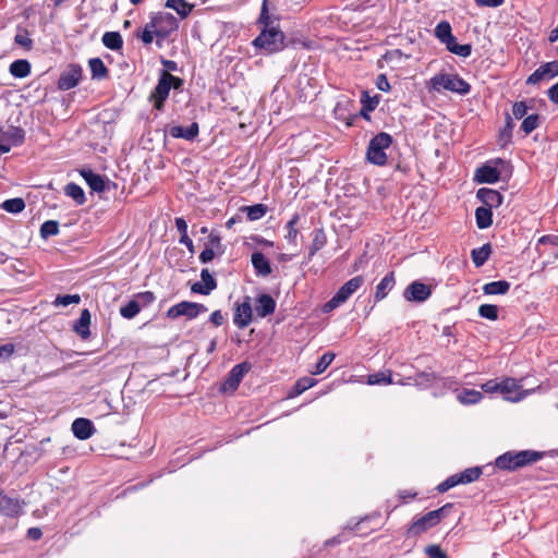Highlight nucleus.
I'll list each match as a JSON object with an SVG mask.
<instances>
[{"instance_id":"obj_60","label":"nucleus","mask_w":558,"mask_h":558,"mask_svg":"<svg viewBox=\"0 0 558 558\" xmlns=\"http://www.w3.org/2000/svg\"><path fill=\"white\" fill-rule=\"evenodd\" d=\"M513 130V121L510 114H506V125L500 133L501 138L510 140Z\"/></svg>"},{"instance_id":"obj_42","label":"nucleus","mask_w":558,"mask_h":558,"mask_svg":"<svg viewBox=\"0 0 558 558\" xmlns=\"http://www.w3.org/2000/svg\"><path fill=\"white\" fill-rule=\"evenodd\" d=\"M335 359V354L331 352L324 353L318 362L315 364L314 369L312 371V374L319 375L326 371V368L331 364V362Z\"/></svg>"},{"instance_id":"obj_48","label":"nucleus","mask_w":558,"mask_h":558,"mask_svg":"<svg viewBox=\"0 0 558 558\" xmlns=\"http://www.w3.org/2000/svg\"><path fill=\"white\" fill-rule=\"evenodd\" d=\"M81 302V296L78 294H59L54 301V306H69L71 304H78Z\"/></svg>"},{"instance_id":"obj_20","label":"nucleus","mask_w":558,"mask_h":558,"mask_svg":"<svg viewBox=\"0 0 558 558\" xmlns=\"http://www.w3.org/2000/svg\"><path fill=\"white\" fill-rule=\"evenodd\" d=\"M80 173L92 191L97 193H101L105 191L106 181L102 175L95 173L90 169H82Z\"/></svg>"},{"instance_id":"obj_57","label":"nucleus","mask_w":558,"mask_h":558,"mask_svg":"<svg viewBox=\"0 0 558 558\" xmlns=\"http://www.w3.org/2000/svg\"><path fill=\"white\" fill-rule=\"evenodd\" d=\"M453 51L451 53L457 54L462 58H468L472 53V46L470 44L460 45L452 47Z\"/></svg>"},{"instance_id":"obj_56","label":"nucleus","mask_w":558,"mask_h":558,"mask_svg":"<svg viewBox=\"0 0 558 558\" xmlns=\"http://www.w3.org/2000/svg\"><path fill=\"white\" fill-rule=\"evenodd\" d=\"M434 380V375L430 373L422 372L414 377V383L417 386H428Z\"/></svg>"},{"instance_id":"obj_25","label":"nucleus","mask_w":558,"mask_h":558,"mask_svg":"<svg viewBox=\"0 0 558 558\" xmlns=\"http://www.w3.org/2000/svg\"><path fill=\"white\" fill-rule=\"evenodd\" d=\"M162 19V15H156L151 17L150 23H148L145 28L143 29L141 34V39L144 44L148 45L151 44L154 39V34L157 36L165 37L166 34H161L159 31L156 29L157 25L159 24L160 20Z\"/></svg>"},{"instance_id":"obj_8","label":"nucleus","mask_w":558,"mask_h":558,"mask_svg":"<svg viewBox=\"0 0 558 558\" xmlns=\"http://www.w3.org/2000/svg\"><path fill=\"white\" fill-rule=\"evenodd\" d=\"M364 283L362 276H355L342 284L333 296L324 304L323 312L329 313L345 303Z\"/></svg>"},{"instance_id":"obj_26","label":"nucleus","mask_w":558,"mask_h":558,"mask_svg":"<svg viewBox=\"0 0 558 558\" xmlns=\"http://www.w3.org/2000/svg\"><path fill=\"white\" fill-rule=\"evenodd\" d=\"M2 137L4 141L9 142L10 145L19 146L22 145L25 138V132L20 126L10 125L5 131H2Z\"/></svg>"},{"instance_id":"obj_55","label":"nucleus","mask_w":558,"mask_h":558,"mask_svg":"<svg viewBox=\"0 0 558 558\" xmlns=\"http://www.w3.org/2000/svg\"><path fill=\"white\" fill-rule=\"evenodd\" d=\"M208 243L209 247H213L215 251H217L218 254L223 253L221 238L219 233L211 231L208 236Z\"/></svg>"},{"instance_id":"obj_47","label":"nucleus","mask_w":558,"mask_h":558,"mask_svg":"<svg viewBox=\"0 0 558 558\" xmlns=\"http://www.w3.org/2000/svg\"><path fill=\"white\" fill-rule=\"evenodd\" d=\"M478 315L489 320L498 319V306L494 304H482L478 307Z\"/></svg>"},{"instance_id":"obj_63","label":"nucleus","mask_w":558,"mask_h":558,"mask_svg":"<svg viewBox=\"0 0 558 558\" xmlns=\"http://www.w3.org/2000/svg\"><path fill=\"white\" fill-rule=\"evenodd\" d=\"M225 315L221 313L220 310L214 311L209 316V322L216 327L222 326L225 324Z\"/></svg>"},{"instance_id":"obj_41","label":"nucleus","mask_w":558,"mask_h":558,"mask_svg":"<svg viewBox=\"0 0 558 558\" xmlns=\"http://www.w3.org/2000/svg\"><path fill=\"white\" fill-rule=\"evenodd\" d=\"M316 384V380L313 377H302L296 380L293 391L290 393V397L299 396L312 388Z\"/></svg>"},{"instance_id":"obj_32","label":"nucleus","mask_w":558,"mask_h":558,"mask_svg":"<svg viewBox=\"0 0 558 558\" xmlns=\"http://www.w3.org/2000/svg\"><path fill=\"white\" fill-rule=\"evenodd\" d=\"M457 399L461 404H476L483 399V393L475 389H462L458 392Z\"/></svg>"},{"instance_id":"obj_11","label":"nucleus","mask_w":558,"mask_h":558,"mask_svg":"<svg viewBox=\"0 0 558 558\" xmlns=\"http://www.w3.org/2000/svg\"><path fill=\"white\" fill-rule=\"evenodd\" d=\"M402 295L408 302L423 303L432 295V287L415 280L404 289Z\"/></svg>"},{"instance_id":"obj_61","label":"nucleus","mask_w":558,"mask_h":558,"mask_svg":"<svg viewBox=\"0 0 558 558\" xmlns=\"http://www.w3.org/2000/svg\"><path fill=\"white\" fill-rule=\"evenodd\" d=\"M155 294L151 291H145L137 294V300L143 306H147L155 301Z\"/></svg>"},{"instance_id":"obj_14","label":"nucleus","mask_w":558,"mask_h":558,"mask_svg":"<svg viewBox=\"0 0 558 558\" xmlns=\"http://www.w3.org/2000/svg\"><path fill=\"white\" fill-rule=\"evenodd\" d=\"M558 75V61L546 62L537 68L527 78V85H535L544 78H553Z\"/></svg>"},{"instance_id":"obj_6","label":"nucleus","mask_w":558,"mask_h":558,"mask_svg":"<svg viewBox=\"0 0 558 558\" xmlns=\"http://www.w3.org/2000/svg\"><path fill=\"white\" fill-rule=\"evenodd\" d=\"M453 507L452 504H446L439 509L429 511L424 515L415 519L407 531L408 537H415L426 532L427 530L436 526L441 519H444L449 510Z\"/></svg>"},{"instance_id":"obj_59","label":"nucleus","mask_w":558,"mask_h":558,"mask_svg":"<svg viewBox=\"0 0 558 558\" xmlns=\"http://www.w3.org/2000/svg\"><path fill=\"white\" fill-rule=\"evenodd\" d=\"M429 558H448L447 554L438 545H429L425 548Z\"/></svg>"},{"instance_id":"obj_45","label":"nucleus","mask_w":558,"mask_h":558,"mask_svg":"<svg viewBox=\"0 0 558 558\" xmlns=\"http://www.w3.org/2000/svg\"><path fill=\"white\" fill-rule=\"evenodd\" d=\"M539 125V116L537 113L530 114L524 118L521 124L522 131L527 135L536 130Z\"/></svg>"},{"instance_id":"obj_39","label":"nucleus","mask_w":558,"mask_h":558,"mask_svg":"<svg viewBox=\"0 0 558 558\" xmlns=\"http://www.w3.org/2000/svg\"><path fill=\"white\" fill-rule=\"evenodd\" d=\"M1 208L11 214H19L24 210L25 202L21 197L10 198L2 203Z\"/></svg>"},{"instance_id":"obj_21","label":"nucleus","mask_w":558,"mask_h":558,"mask_svg":"<svg viewBox=\"0 0 558 558\" xmlns=\"http://www.w3.org/2000/svg\"><path fill=\"white\" fill-rule=\"evenodd\" d=\"M276 310V301L269 294L263 293L257 296L255 311L262 318L271 315Z\"/></svg>"},{"instance_id":"obj_13","label":"nucleus","mask_w":558,"mask_h":558,"mask_svg":"<svg viewBox=\"0 0 558 558\" xmlns=\"http://www.w3.org/2000/svg\"><path fill=\"white\" fill-rule=\"evenodd\" d=\"M233 323L240 329L246 328L252 323V305L250 296H245L242 303H235Z\"/></svg>"},{"instance_id":"obj_49","label":"nucleus","mask_w":558,"mask_h":558,"mask_svg":"<svg viewBox=\"0 0 558 558\" xmlns=\"http://www.w3.org/2000/svg\"><path fill=\"white\" fill-rule=\"evenodd\" d=\"M257 23H258L259 25H263V27H271V26H275V25H274V20H272V17L270 16L269 11H268V1H267V0H264V1H263L262 10H260V13H259V16H258ZM276 26H279V25L277 24Z\"/></svg>"},{"instance_id":"obj_58","label":"nucleus","mask_w":558,"mask_h":558,"mask_svg":"<svg viewBox=\"0 0 558 558\" xmlns=\"http://www.w3.org/2000/svg\"><path fill=\"white\" fill-rule=\"evenodd\" d=\"M527 112L525 101H517L512 106V114L515 119H522Z\"/></svg>"},{"instance_id":"obj_3","label":"nucleus","mask_w":558,"mask_h":558,"mask_svg":"<svg viewBox=\"0 0 558 558\" xmlns=\"http://www.w3.org/2000/svg\"><path fill=\"white\" fill-rule=\"evenodd\" d=\"M511 175V165L501 158H496L476 169L475 180L478 183L494 184L501 178Z\"/></svg>"},{"instance_id":"obj_1","label":"nucleus","mask_w":558,"mask_h":558,"mask_svg":"<svg viewBox=\"0 0 558 558\" xmlns=\"http://www.w3.org/2000/svg\"><path fill=\"white\" fill-rule=\"evenodd\" d=\"M543 453L535 450L507 451L495 460V466L504 471H517L541 460Z\"/></svg>"},{"instance_id":"obj_17","label":"nucleus","mask_w":558,"mask_h":558,"mask_svg":"<svg viewBox=\"0 0 558 558\" xmlns=\"http://www.w3.org/2000/svg\"><path fill=\"white\" fill-rule=\"evenodd\" d=\"M71 429L73 435L80 440L89 439L96 432L93 422L84 417L74 420Z\"/></svg>"},{"instance_id":"obj_10","label":"nucleus","mask_w":558,"mask_h":558,"mask_svg":"<svg viewBox=\"0 0 558 558\" xmlns=\"http://www.w3.org/2000/svg\"><path fill=\"white\" fill-rule=\"evenodd\" d=\"M521 380L507 377L499 383V392L504 399L510 402H519L526 398L533 390H523Z\"/></svg>"},{"instance_id":"obj_4","label":"nucleus","mask_w":558,"mask_h":558,"mask_svg":"<svg viewBox=\"0 0 558 558\" xmlns=\"http://www.w3.org/2000/svg\"><path fill=\"white\" fill-rule=\"evenodd\" d=\"M182 86V78L174 76L166 71H161L158 83L149 96V99L154 101V108L157 110H162L163 104L169 96L170 89H181Z\"/></svg>"},{"instance_id":"obj_22","label":"nucleus","mask_w":558,"mask_h":558,"mask_svg":"<svg viewBox=\"0 0 558 558\" xmlns=\"http://www.w3.org/2000/svg\"><path fill=\"white\" fill-rule=\"evenodd\" d=\"M168 132L173 138L193 141L198 135L199 128L196 122H193L187 128L181 125L171 126Z\"/></svg>"},{"instance_id":"obj_43","label":"nucleus","mask_w":558,"mask_h":558,"mask_svg":"<svg viewBox=\"0 0 558 558\" xmlns=\"http://www.w3.org/2000/svg\"><path fill=\"white\" fill-rule=\"evenodd\" d=\"M59 233V222L56 220H47L40 227V236L48 239Z\"/></svg>"},{"instance_id":"obj_2","label":"nucleus","mask_w":558,"mask_h":558,"mask_svg":"<svg viewBox=\"0 0 558 558\" xmlns=\"http://www.w3.org/2000/svg\"><path fill=\"white\" fill-rule=\"evenodd\" d=\"M253 47L266 54H274L286 48V36L279 26L262 27L260 33L252 41Z\"/></svg>"},{"instance_id":"obj_35","label":"nucleus","mask_w":558,"mask_h":558,"mask_svg":"<svg viewBox=\"0 0 558 558\" xmlns=\"http://www.w3.org/2000/svg\"><path fill=\"white\" fill-rule=\"evenodd\" d=\"M88 64L93 78L104 80L108 76V69L100 58H92Z\"/></svg>"},{"instance_id":"obj_16","label":"nucleus","mask_w":558,"mask_h":558,"mask_svg":"<svg viewBox=\"0 0 558 558\" xmlns=\"http://www.w3.org/2000/svg\"><path fill=\"white\" fill-rule=\"evenodd\" d=\"M23 512L20 498L9 496L4 493L0 496V513L5 517L15 518Z\"/></svg>"},{"instance_id":"obj_28","label":"nucleus","mask_w":558,"mask_h":558,"mask_svg":"<svg viewBox=\"0 0 558 558\" xmlns=\"http://www.w3.org/2000/svg\"><path fill=\"white\" fill-rule=\"evenodd\" d=\"M32 65L26 59H19L10 64L9 72L13 77L24 78L31 74Z\"/></svg>"},{"instance_id":"obj_30","label":"nucleus","mask_w":558,"mask_h":558,"mask_svg":"<svg viewBox=\"0 0 558 558\" xmlns=\"http://www.w3.org/2000/svg\"><path fill=\"white\" fill-rule=\"evenodd\" d=\"M101 41L106 48L113 51H119L123 47V38L119 32H106Z\"/></svg>"},{"instance_id":"obj_44","label":"nucleus","mask_w":558,"mask_h":558,"mask_svg":"<svg viewBox=\"0 0 558 558\" xmlns=\"http://www.w3.org/2000/svg\"><path fill=\"white\" fill-rule=\"evenodd\" d=\"M435 36L440 43L451 37L452 31L450 23L447 21L439 22L435 27Z\"/></svg>"},{"instance_id":"obj_38","label":"nucleus","mask_w":558,"mask_h":558,"mask_svg":"<svg viewBox=\"0 0 558 558\" xmlns=\"http://www.w3.org/2000/svg\"><path fill=\"white\" fill-rule=\"evenodd\" d=\"M326 234L323 229H315L313 232V241L310 246V255L316 254L326 244Z\"/></svg>"},{"instance_id":"obj_50","label":"nucleus","mask_w":558,"mask_h":558,"mask_svg":"<svg viewBox=\"0 0 558 558\" xmlns=\"http://www.w3.org/2000/svg\"><path fill=\"white\" fill-rule=\"evenodd\" d=\"M367 383L369 385H387L392 383L391 373L378 372L368 375Z\"/></svg>"},{"instance_id":"obj_64","label":"nucleus","mask_w":558,"mask_h":558,"mask_svg":"<svg viewBox=\"0 0 558 558\" xmlns=\"http://www.w3.org/2000/svg\"><path fill=\"white\" fill-rule=\"evenodd\" d=\"M376 87L381 92L390 90V83L385 74H379L376 78Z\"/></svg>"},{"instance_id":"obj_46","label":"nucleus","mask_w":558,"mask_h":558,"mask_svg":"<svg viewBox=\"0 0 558 558\" xmlns=\"http://www.w3.org/2000/svg\"><path fill=\"white\" fill-rule=\"evenodd\" d=\"M300 219V216L298 214H294L293 217L287 222L286 229L288 230V234L286 235V239L290 242L295 244L296 238H298V229L296 223Z\"/></svg>"},{"instance_id":"obj_23","label":"nucleus","mask_w":558,"mask_h":558,"mask_svg":"<svg viewBox=\"0 0 558 558\" xmlns=\"http://www.w3.org/2000/svg\"><path fill=\"white\" fill-rule=\"evenodd\" d=\"M396 280H395V274L393 271L388 272L376 286L375 290V301L379 302L384 300L389 291L395 287Z\"/></svg>"},{"instance_id":"obj_31","label":"nucleus","mask_w":558,"mask_h":558,"mask_svg":"<svg viewBox=\"0 0 558 558\" xmlns=\"http://www.w3.org/2000/svg\"><path fill=\"white\" fill-rule=\"evenodd\" d=\"M490 254L492 246L489 243H486L477 248H473L471 252V257L475 267L483 266L488 260Z\"/></svg>"},{"instance_id":"obj_36","label":"nucleus","mask_w":558,"mask_h":558,"mask_svg":"<svg viewBox=\"0 0 558 558\" xmlns=\"http://www.w3.org/2000/svg\"><path fill=\"white\" fill-rule=\"evenodd\" d=\"M241 210L246 213L248 220L256 221L266 215L267 206L264 204H256L252 206H244Z\"/></svg>"},{"instance_id":"obj_33","label":"nucleus","mask_w":558,"mask_h":558,"mask_svg":"<svg viewBox=\"0 0 558 558\" xmlns=\"http://www.w3.org/2000/svg\"><path fill=\"white\" fill-rule=\"evenodd\" d=\"M166 8L174 10L181 19H185L192 12L194 5L185 0H167Z\"/></svg>"},{"instance_id":"obj_12","label":"nucleus","mask_w":558,"mask_h":558,"mask_svg":"<svg viewBox=\"0 0 558 558\" xmlns=\"http://www.w3.org/2000/svg\"><path fill=\"white\" fill-rule=\"evenodd\" d=\"M250 369L251 365L247 362L234 365L222 384V390L226 392L235 391L240 383L242 381L245 373H247Z\"/></svg>"},{"instance_id":"obj_53","label":"nucleus","mask_w":558,"mask_h":558,"mask_svg":"<svg viewBox=\"0 0 558 558\" xmlns=\"http://www.w3.org/2000/svg\"><path fill=\"white\" fill-rule=\"evenodd\" d=\"M14 43L25 48L26 50H31L33 47V40L31 39L29 34L26 29L20 31L14 36Z\"/></svg>"},{"instance_id":"obj_7","label":"nucleus","mask_w":558,"mask_h":558,"mask_svg":"<svg viewBox=\"0 0 558 558\" xmlns=\"http://www.w3.org/2000/svg\"><path fill=\"white\" fill-rule=\"evenodd\" d=\"M392 142V136L386 132L376 134L368 143L366 160L375 166L386 165L388 159L386 149L391 146Z\"/></svg>"},{"instance_id":"obj_52","label":"nucleus","mask_w":558,"mask_h":558,"mask_svg":"<svg viewBox=\"0 0 558 558\" xmlns=\"http://www.w3.org/2000/svg\"><path fill=\"white\" fill-rule=\"evenodd\" d=\"M379 100H380L379 95L369 96L366 92L363 93L362 98H361L362 107L364 108V110H367V111H374L376 109V107L378 106Z\"/></svg>"},{"instance_id":"obj_62","label":"nucleus","mask_w":558,"mask_h":558,"mask_svg":"<svg viewBox=\"0 0 558 558\" xmlns=\"http://www.w3.org/2000/svg\"><path fill=\"white\" fill-rule=\"evenodd\" d=\"M217 251H215L213 247L206 246L205 250L199 254V262L202 264H207L211 262L215 257Z\"/></svg>"},{"instance_id":"obj_19","label":"nucleus","mask_w":558,"mask_h":558,"mask_svg":"<svg viewBox=\"0 0 558 558\" xmlns=\"http://www.w3.org/2000/svg\"><path fill=\"white\" fill-rule=\"evenodd\" d=\"M251 263L256 276L258 277H267L272 271L269 259L265 256L264 253L259 251H256L252 254Z\"/></svg>"},{"instance_id":"obj_18","label":"nucleus","mask_w":558,"mask_h":558,"mask_svg":"<svg viewBox=\"0 0 558 558\" xmlns=\"http://www.w3.org/2000/svg\"><path fill=\"white\" fill-rule=\"evenodd\" d=\"M476 197L485 207L490 209L499 207L504 202V196L498 191L488 187L478 189Z\"/></svg>"},{"instance_id":"obj_27","label":"nucleus","mask_w":558,"mask_h":558,"mask_svg":"<svg viewBox=\"0 0 558 558\" xmlns=\"http://www.w3.org/2000/svg\"><path fill=\"white\" fill-rule=\"evenodd\" d=\"M510 286L507 280L492 281L483 286V292L486 295H504L509 291Z\"/></svg>"},{"instance_id":"obj_9","label":"nucleus","mask_w":558,"mask_h":558,"mask_svg":"<svg viewBox=\"0 0 558 558\" xmlns=\"http://www.w3.org/2000/svg\"><path fill=\"white\" fill-rule=\"evenodd\" d=\"M207 311L208 308L202 303L182 301L169 307L166 316L169 319H177L184 316L186 319L192 320Z\"/></svg>"},{"instance_id":"obj_51","label":"nucleus","mask_w":558,"mask_h":558,"mask_svg":"<svg viewBox=\"0 0 558 558\" xmlns=\"http://www.w3.org/2000/svg\"><path fill=\"white\" fill-rule=\"evenodd\" d=\"M460 478L458 473L452 474L449 477H447L444 482L439 483L436 487L437 492L440 494L446 493L447 490L460 485Z\"/></svg>"},{"instance_id":"obj_15","label":"nucleus","mask_w":558,"mask_h":558,"mask_svg":"<svg viewBox=\"0 0 558 558\" xmlns=\"http://www.w3.org/2000/svg\"><path fill=\"white\" fill-rule=\"evenodd\" d=\"M82 77V69L78 65H71L61 73L58 80V88L60 90H69L74 88Z\"/></svg>"},{"instance_id":"obj_54","label":"nucleus","mask_w":558,"mask_h":558,"mask_svg":"<svg viewBox=\"0 0 558 558\" xmlns=\"http://www.w3.org/2000/svg\"><path fill=\"white\" fill-rule=\"evenodd\" d=\"M201 279L207 291L211 292L217 288V281L207 268L202 269Z\"/></svg>"},{"instance_id":"obj_5","label":"nucleus","mask_w":558,"mask_h":558,"mask_svg":"<svg viewBox=\"0 0 558 558\" xmlns=\"http://www.w3.org/2000/svg\"><path fill=\"white\" fill-rule=\"evenodd\" d=\"M429 84L437 93L449 90L463 96L471 90V85L458 74L438 73L430 78Z\"/></svg>"},{"instance_id":"obj_29","label":"nucleus","mask_w":558,"mask_h":558,"mask_svg":"<svg viewBox=\"0 0 558 558\" xmlns=\"http://www.w3.org/2000/svg\"><path fill=\"white\" fill-rule=\"evenodd\" d=\"M475 220L478 229L484 230L493 225V211L490 208L481 206L475 209Z\"/></svg>"},{"instance_id":"obj_24","label":"nucleus","mask_w":558,"mask_h":558,"mask_svg":"<svg viewBox=\"0 0 558 558\" xmlns=\"http://www.w3.org/2000/svg\"><path fill=\"white\" fill-rule=\"evenodd\" d=\"M90 313L85 308L81 312L80 318L74 324V330L82 339H87L90 336Z\"/></svg>"},{"instance_id":"obj_40","label":"nucleus","mask_w":558,"mask_h":558,"mask_svg":"<svg viewBox=\"0 0 558 558\" xmlns=\"http://www.w3.org/2000/svg\"><path fill=\"white\" fill-rule=\"evenodd\" d=\"M141 311V304L136 300L129 301L125 305L120 307V314L123 318L132 319L134 318Z\"/></svg>"},{"instance_id":"obj_37","label":"nucleus","mask_w":558,"mask_h":558,"mask_svg":"<svg viewBox=\"0 0 558 558\" xmlns=\"http://www.w3.org/2000/svg\"><path fill=\"white\" fill-rule=\"evenodd\" d=\"M483 471L480 466L468 468L464 471L458 473L461 484H470L480 478Z\"/></svg>"},{"instance_id":"obj_34","label":"nucleus","mask_w":558,"mask_h":558,"mask_svg":"<svg viewBox=\"0 0 558 558\" xmlns=\"http://www.w3.org/2000/svg\"><path fill=\"white\" fill-rule=\"evenodd\" d=\"M64 194L71 197L77 205H83L86 202L83 189L74 182H70L65 185Z\"/></svg>"}]
</instances>
